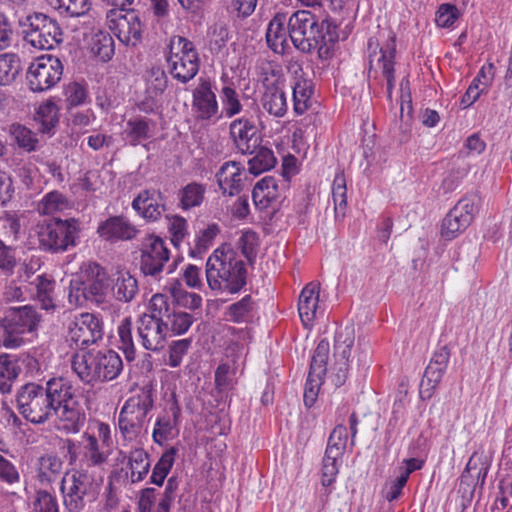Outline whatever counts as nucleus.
I'll return each mask as SVG.
<instances>
[{
    "mask_svg": "<svg viewBox=\"0 0 512 512\" xmlns=\"http://www.w3.org/2000/svg\"><path fill=\"white\" fill-rule=\"evenodd\" d=\"M24 40L41 50H50L62 42V30L56 20L49 16L33 12L18 18Z\"/></svg>",
    "mask_w": 512,
    "mask_h": 512,
    "instance_id": "9",
    "label": "nucleus"
},
{
    "mask_svg": "<svg viewBox=\"0 0 512 512\" xmlns=\"http://www.w3.org/2000/svg\"><path fill=\"white\" fill-rule=\"evenodd\" d=\"M238 246L245 258L252 263L257 254V234L253 231L244 232L238 240Z\"/></svg>",
    "mask_w": 512,
    "mask_h": 512,
    "instance_id": "62",
    "label": "nucleus"
},
{
    "mask_svg": "<svg viewBox=\"0 0 512 512\" xmlns=\"http://www.w3.org/2000/svg\"><path fill=\"white\" fill-rule=\"evenodd\" d=\"M49 4L60 14L70 17L82 16L91 8L90 0H49Z\"/></svg>",
    "mask_w": 512,
    "mask_h": 512,
    "instance_id": "50",
    "label": "nucleus"
},
{
    "mask_svg": "<svg viewBox=\"0 0 512 512\" xmlns=\"http://www.w3.org/2000/svg\"><path fill=\"white\" fill-rule=\"evenodd\" d=\"M332 199L334 203L335 217H344L347 206V187L344 173L335 175L332 184Z\"/></svg>",
    "mask_w": 512,
    "mask_h": 512,
    "instance_id": "49",
    "label": "nucleus"
},
{
    "mask_svg": "<svg viewBox=\"0 0 512 512\" xmlns=\"http://www.w3.org/2000/svg\"><path fill=\"white\" fill-rule=\"evenodd\" d=\"M69 208L70 202L68 198L57 190L47 193L37 206L38 212L43 215H52Z\"/></svg>",
    "mask_w": 512,
    "mask_h": 512,
    "instance_id": "44",
    "label": "nucleus"
},
{
    "mask_svg": "<svg viewBox=\"0 0 512 512\" xmlns=\"http://www.w3.org/2000/svg\"><path fill=\"white\" fill-rule=\"evenodd\" d=\"M254 153L255 155L248 161L251 174L259 175L275 166L276 158L272 150L259 146Z\"/></svg>",
    "mask_w": 512,
    "mask_h": 512,
    "instance_id": "48",
    "label": "nucleus"
},
{
    "mask_svg": "<svg viewBox=\"0 0 512 512\" xmlns=\"http://www.w3.org/2000/svg\"><path fill=\"white\" fill-rule=\"evenodd\" d=\"M30 284L35 288L33 298L40 304L41 309L48 312H54L57 308L55 280L50 275L41 274L31 281Z\"/></svg>",
    "mask_w": 512,
    "mask_h": 512,
    "instance_id": "30",
    "label": "nucleus"
},
{
    "mask_svg": "<svg viewBox=\"0 0 512 512\" xmlns=\"http://www.w3.org/2000/svg\"><path fill=\"white\" fill-rule=\"evenodd\" d=\"M255 308V303L251 295H246L239 301L228 306L225 315L227 320L242 323L247 322Z\"/></svg>",
    "mask_w": 512,
    "mask_h": 512,
    "instance_id": "47",
    "label": "nucleus"
},
{
    "mask_svg": "<svg viewBox=\"0 0 512 512\" xmlns=\"http://www.w3.org/2000/svg\"><path fill=\"white\" fill-rule=\"evenodd\" d=\"M288 20L286 14L277 13L269 22L266 31V41L268 46L275 52L278 48H283L286 42L288 29L286 28Z\"/></svg>",
    "mask_w": 512,
    "mask_h": 512,
    "instance_id": "35",
    "label": "nucleus"
},
{
    "mask_svg": "<svg viewBox=\"0 0 512 512\" xmlns=\"http://www.w3.org/2000/svg\"><path fill=\"white\" fill-rule=\"evenodd\" d=\"M244 175L245 168L240 162L228 161L222 164L216 174L217 183L222 193L229 196L240 193Z\"/></svg>",
    "mask_w": 512,
    "mask_h": 512,
    "instance_id": "26",
    "label": "nucleus"
},
{
    "mask_svg": "<svg viewBox=\"0 0 512 512\" xmlns=\"http://www.w3.org/2000/svg\"><path fill=\"white\" fill-rule=\"evenodd\" d=\"M20 368L7 355L0 356V391L8 393L13 381L17 378Z\"/></svg>",
    "mask_w": 512,
    "mask_h": 512,
    "instance_id": "53",
    "label": "nucleus"
},
{
    "mask_svg": "<svg viewBox=\"0 0 512 512\" xmlns=\"http://www.w3.org/2000/svg\"><path fill=\"white\" fill-rule=\"evenodd\" d=\"M166 61L172 77L183 84L192 80L200 67L199 55L193 42L182 36L170 39Z\"/></svg>",
    "mask_w": 512,
    "mask_h": 512,
    "instance_id": "11",
    "label": "nucleus"
},
{
    "mask_svg": "<svg viewBox=\"0 0 512 512\" xmlns=\"http://www.w3.org/2000/svg\"><path fill=\"white\" fill-rule=\"evenodd\" d=\"M102 480L88 467L73 469L61 480L60 490L68 512H81L88 503L94 502L100 493Z\"/></svg>",
    "mask_w": 512,
    "mask_h": 512,
    "instance_id": "5",
    "label": "nucleus"
},
{
    "mask_svg": "<svg viewBox=\"0 0 512 512\" xmlns=\"http://www.w3.org/2000/svg\"><path fill=\"white\" fill-rule=\"evenodd\" d=\"M319 284L310 282L301 291L298 301V312L305 327L312 325L319 308Z\"/></svg>",
    "mask_w": 512,
    "mask_h": 512,
    "instance_id": "28",
    "label": "nucleus"
},
{
    "mask_svg": "<svg viewBox=\"0 0 512 512\" xmlns=\"http://www.w3.org/2000/svg\"><path fill=\"white\" fill-rule=\"evenodd\" d=\"M280 196L278 180L266 176L256 183L252 191L254 204L260 209L267 208Z\"/></svg>",
    "mask_w": 512,
    "mask_h": 512,
    "instance_id": "31",
    "label": "nucleus"
},
{
    "mask_svg": "<svg viewBox=\"0 0 512 512\" xmlns=\"http://www.w3.org/2000/svg\"><path fill=\"white\" fill-rule=\"evenodd\" d=\"M22 70L20 57L16 53L0 54V85L12 84Z\"/></svg>",
    "mask_w": 512,
    "mask_h": 512,
    "instance_id": "38",
    "label": "nucleus"
},
{
    "mask_svg": "<svg viewBox=\"0 0 512 512\" xmlns=\"http://www.w3.org/2000/svg\"><path fill=\"white\" fill-rule=\"evenodd\" d=\"M347 445V429L344 425H337L331 432L325 453L336 457L343 456Z\"/></svg>",
    "mask_w": 512,
    "mask_h": 512,
    "instance_id": "54",
    "label": "nucleus"
},
{
    "mask_svg": "<svg viewBox=\"0 0 512 512\" xmlns=\"http://www.w3.org/2000/svg\"><path fill=\"white\" fill-rule=\"evenodd\" d=\"M205 274L208 287L217 294H237L247 284L246 264L229 245L218 247L208 257Z\"/></svg>",
    "mask_w": 512,
    "mask_h": 512,
    "instance_id": "3",
    "label": "nucleus"
},
{
    "mask_svg": "<svg viewBox=\"0 0 512 512\" xmlns=\"http://www.w3.org/2000/svg\"><path fill=\"white\" fill-rule=\"evenodd\" d=\"M234 372L226 363L220 364L215 370V384L220 392L232 389L234 385Z\"/></svg>",
    "mask_w": 512,
    "mask_h": 512,
    "instance_id": "64",
    "label": "nucleus"
},
{
    "mask_svg": "<svg viewBox=\"0 0 512 512\" xmlns=\"http://www.w3.org/2000/svg\"><path fill=\"white\" fill-rule=\"evenodd\" d=\"M341 460V457H336L334 455H328L327 453L324 454L323 457V464H322V473H321V484L324 488H326L325 491V498L327 499L329 495L332 492V489L330 488L338 475L339 472V461Z\"/></svg>",
    "mask_w": 512,
    "mask_h": 512,
    "instance_id": "51",
    "label": "nucleus"
},
{
    "mask_svg": "<svg viewBox=\"0 0 512 512\" xmlns=\"http://www.w3.org/2000/svg\"><path fill=\"white\" fill-rule=\"evenodd\" d=\"M170 259L167 243L155 234L147 235L141 243L139 268L145 277L160 280Z\"/></svg>",
    "mask_w": 512,
    "mask_h": 512,
    "instance_id": "12",
    "label": "nucleus"
},
{
    "mask_svg": "<svg viewBox=\"0 0 512 512\" xmlns=\"http://www.w3.org/2000/svg\"><path fill=\"white\" fill-rule=\"evenodd\" d=\"M131 206L146 222H157L166 211V197L158 189H143L133 199Z\"/></svg>",
    "mask_w": 512,
    "mask_h": 512,
    "instance_id": "18",
    "label": "nucleus"
},
{
    "mask_svg": "<svg viewBox=\"0 0 512 512\" xmlns=\"http://www.w3.org/2000/svg\"><path fill=\"white\" fill-rule=\"evenodd\" d=\"M91 50L101 61H109L114 55V40L107 32H98L93 36Z\"/></svg>",
    "mask_w": 512,
    "mask_h": 512,
    "instance_id": "52",
    "label": "nucleus"
},
{
    "mask_svg": "<svg viewBox=\"0 0 512 512\" xmlns=\"http://www.w3.org/2000/svg\"><path fill=\"white\" fill-rule=\"evenodd\" d=\"M112 292L116 300L131 302L138 293L137 279L129 272H119L113 282Z\"/></svg>",
    "mask_w": 512,
    "mask_h": 512,
    "instance_id": "34",
    "label": "nucleus"
},
{
    "mask_svg": "<svg viewBox=\"0 0 512 512\" xmlns=\"http://www.w3.org/2000/svg\"><path fill=\"white\" fill-rule=\"evenodd\" d=\"M32 512H59L56 496L46 490L36 491L32 502Z\"/></svg>",
    "mask_w": 512,
    "mask_h": 512,
    "instance_id": "59",
    "label": "nucleus"
},
{
    "mask_svg": "<svg viewBox=\"0 0 512 512\" xmlns=\"http://www.w3.org/2000/svg\"><path fill=\"white\" fill-rule=\"evenodd\" d=\"M458 18V10L452 4H441L436 12L435 22L438 27L449 28Z\"/></svg>",
    "mask_w": 512,
    "mask_h": 512,
    "instance_id": "63",
    "label": "nucleus"
},
{
    "mask_svg": "<svg viewBox=\"0 0 512 512\" xmlns=\"http://www.w3.org/2000/svg\"><path fill=\"white\" fill-rule=\"evenodd\" d=\"M85 279L82 280L84 284V291L88 293L90 302L100 306L106 302V297L110 288L109 277L103 267L93 263L90 264L84 271Z\"/></svg>",
    "mask_w": 512,
    "mask_h": 512,
    "instance_id": "22",
    "label": "nucleus"
},
{
    "mask_svg": "<svg viewBox=\"0 0 512 512\" xmlns=\"http://www.w3.org/2000/svg\"><path fill=\"white\" fill-rule=\"evenodd\" d=\"M41 322V315L32 305H25L9 309L0 321L4 333L1 337L2 346L7 349H16L22 346V335L37 330Z\"/></svg>",
    "mask_w": 512,
    "mask_h": 512,
    "instance_id": "10",
    "label": "nucleus"
},
{
    "mask_svg": "<svg viewBox=\"0 0 512 512\" xmlns=\"http://www.w3.org/2000/svg\"><path fill=\"white\" fill-rule=\"evenodd\" d=\"M63 75L61 60L47 54L36 58L29 66L26 79L33 92H43L54 87Z\"/></svg>",
    "mask_w": 512,
    "mask_h": 512,
    "instance_id": "14",
    "label": "nucleus"
},
{
    "mask_svg": "<svg viewBox=\"0 0 512 512\" xmlns=\"http://www.w3.org/2000/svg\"><path fill=\"white\" fill-rule=\"evenodd\" d=\"M329 350V342L325 339H322L318 342L312 355L303 395L304 404L308 408L315 404L320 387L323 384V376L327 372Z\"/></svg>",
    "mask_w": 512,
    "mask_h": 512,
    "instance_id": "17",
    "label": "nucleus"
},
{
    "mask_svg": "<svg viewBox=\"0 0 512 512\" xmlns=\"http://www.w3.org/2000/svg\"><path fill=\"white\" fill-rule=\"evenodd\" d=\"M218 232L219 228L216 224L209 225L207 228L201 230L196 235L194 246L190 248V255L195 257L207 251Z\"/></svg>",
    "mask_w": 512,
    "mask_h": 512,
    "instance_id": "57",
    "label": "nucleus"
},
{
    "mask_svg": "<svg viewBox=\"0 0 512 512\" xmlns=\"http://www.w3.org/2000/svg\"><path fill=\"white\" fill-rule=\"evenodd\" d=\"M291 70L293 74V108L296 114L302 115L311 106L314 85L301 65H293Z\"/></svg>",
    "mask_w": 512,
    "mask_h": 512,
    "instance_id": "25",
    "label": "nucleus"
},
{
    "mask_svg": "<svg viewBox=\"0 0 512 512\" xmlns=\"http://www.w3.org/2000/svg\"><path fill=\"white\" fill-rule=\"evenodd\" d=\"M381 53L377 59L381 73L386 80L387 96L391 99L392 91L395 87V55H396V34L392 30H388L386 44L379 48Z\"/></svg>",
    "mask_w": 512,
    "mask_h": 512,
    "instance_id": "27",
    "label": "nucleus"
},
{
    "mask_svg": "<svg viewBox=\"0 0 512 512\" xmlns=\"http://www.w3.org/2000/svg\"><path fill=\"white\" fill-rule=\"evenodd\" d=\"M178 413L179 408H176L172 415L165 413L157 417L152 432V438L156 444L161 446L166 441L174 438L177 433L176 422Z\"/></svg>",
    "mask_w": 512,
    "mask_h": 512,
    "instance_id": "33",
    "label": "nucleus"
},
{
    "mask_svg": "<svg viewBox=\"0 0 512 512\" xmlns=\"http://www.w3.org/2000/svg\"><path fill=\"white\" fill-rule=\"evenodd\" d=\"M123 361L113 349H90L73 354L72 371L85 385L95 386L115 380L123 371Z\"/></svg>",
    "mask_w": 512,
    "mask_h": 512,
    "instance_id": "4",
    "label": "nucleus"
},
{
    "mask_svg": "<svg viewBox=\"0 0 512 512\" xmlns=\"http://www.w3.org/2000/svg\"><path fill=\"white\" fill-rule=\"evenodd\" d=\"M167 220L171 243L178 248L188 235V222L180 215L167 216Z\"/></svg>",
    "mask_w": 512,
    "mask_h": 512,
    "instance_id": "58",
    "label": "nucleus"
},
{
    "mask_svg": "<svg viewBox=\"0 0 512 512\" xmlns=\"http://www.w3.org/2000/svg\"><path fill=\"white\" fill-rule=\"evenodd\" d=\"M129 466L131 469V481H142L150 470L149 454L142 448H136L129 454Z\"/></svg>",
    "mask_w": 512,
    "mask_h": 512,
    "instance_id": "43",
    "label": "nucleus"
},
{
    "mask_svg": "<svg viewBox=\"0 0 512 512\" xmlns=\"http://www.w3.org/2000/svg\"><path fill=\"white\" fill-rule=\"evenodd\" d=\"M151 314L144 313L137 320V333L142 346L149 351L162 350L166 344L167 332L164 324V312H168L167 297L155 294L150 300Z\"/></svg>",
    "mask_w": 512,
    "mask_h": 512,
    "instance_id": "7",
    "label": "nucleus"
},
{
    "mask_svg": "<svg viewBox=\"0 0 512 512\" xmlns=\"http://www.w3.org/2000/svg\"><path fill=\"white\" fill-rule=\"evenodd\" d=\"M470 217L464 216L457 208L453 207L442 222V236L452 240L466 230L471 224Z\"/></svg>",
    "mask_w": 512,
    "mask_h": 512,
    "instance_id": "36",
    "label": "nucleus"
},
{
    "mask_svg": "<svg viewBox=\"0 0 512 512\" xmlns=\"http://www.w3.org/2000/svg\"><path fill=\"white\" fill-rule=\"evenodd\" d=\"M264 91L260 98V104L269 115L282 118L288 110L287 98L284 91L283 81L266 78L263 82Z\"/></svg>",
    "mask_w": 512,
    "mask_h": 512,
    "instance_id": "23",
    "label": "nucleus"
},
{
    "mask_svg": "<svg viewBox=\"0 0 512 512\" xmlns=\"http://www.w3.org/2000/svg\"><path fill=\"white\" fill-rule=\"evenodd\" d=\"M206 193L204 184L190 182L182 187L177 194L178 207L183 211H189L202 205Z\"/></svg>",
    "mask_w": 512,
    "mask_h": 512,
    "instance_id": "32",
    "label": "nucleus"
},
{
    "mask_svg": "<svg viewBox=\"0 0 512 512\" xmlns=\"http://www.w3.org/2000/svg\"><path fill=\"white\" fill-rule=\"evenodd\" d=\"M169 291L173 300L181 307L195 310L202 305L201 296L197 293L186 291L179 280H174L170 283Z\"/></svg>",
    "mask_w": 512,
    "mask_h": 512,
    "instance_id": "45",
    "label": "nucleus"
},
{
    "mask_svg": "<svg viewBox=\"0 0 512 512\" xmlns=\"http://www.w3.org/2000/svg\"><path fill=\"white\" fill-rule=\"evenodd\" d=\"M229 134L238 152L254 154L261 144V136L253 121L241 117L229 125Z\"/></svg>",
    "mask_w": 512,
    "mask_h": 512,
    "instance_id": "20",
    "label": "nucleus"
},
{
    "mask_svg": "<svg viewBox=\"0 0 512 512\" xmlns=\"http://www.w3.org/2000/svg\"><path fill=\"white\" fill-rule=\"evenodd\" d=\"M83 459L87 462L88 469L91 466H101L112 453L113 439L110 426L107 423L97 421L92 432L82 435Z\"/></svg>",
    "mask_w": 512,
    "mask_h": 512,
    "instance_id": "13",
    "label": "nucleus"
},
{
    "mask_svg": "<svg viewBox=\"0 0 512 512\" xmlns=\"http://www.w3.org/2000/svg\"><path fill=\"white\" fill-rule=\"evenodd\" d=\"M288 35L294 47L303 52L317 50L320 59L331 58L339 35L337 25L329 19L320 20L308 10L295 11L287 22Z\"/></svg>",
    "mask_w": 512,
    "mask_h": 512,
    "instance_id": "2",
    "label": "nucleus"
},
{
    "mask_svg": "<svg viewBox=\"0 0 512 512\" xmlns=\"http://www.w3.org/2000/svg\"><path fill=\"white\" fill-rule=\"evenodd\" d=\"M63 462L54 454H45L38 460V478L39 481L50 483L54 481L62 472Z\"/></svg>",
    "mask_w": 512,
    "mask_h": 512,
    "instance_id": "40",
    "label": "nucleus"
},
{
    "mask_svg": "<svg viewBox=\"0 0 512 512\" xmlns=\"http://www.w3.org/2000/svg\"><path fill=\"white\" fill-rule=\"evenodd\" d=\"M154 122L142 116H135L126 121L122 138L126 143L135 147L152 137Z\"/></svg>",
    "mask_w": 512,
    "mask_h": 512,
    "instance_id": "29",
    "label": "nucleus"
},
{
    "mask_svg": "<svg viewBox=\"0 0 512 512\" xmlns=\"http://www.w3.org/2000/svg\"><path fill=\"white\" fill-rule=\"evenodd\" d=\"M480 204L481 196L478 192L474 191L463 196L454 207L457 208L464 216L466 215L470 217V221L472 222L479 211Z\"/></svg>",
    "mask_w": 512,
    "mask_h": 512,
    "instance_id": "60",
    "label": "nucleus"
},
{
    "mask_svg": "<svg viewBox=\"0 0 512 512\" xmlns=\"http://www.w3.org/2000/svg\"><path fill=\"white\" fill-rule=\"evenodd\" d=\"M110 30L127 46H136L142 40L144 25L140 14L134 9H110L106 13Z\"/></svg>",
    "mask_w": 512,
    "mask_h": 512,
    "instance_id": "15",
    "label": "nucleus"
},
{
    "mask_svg": "<svg viewBox=\"0 0 512 512\" xmlns=\"http://www.w3.org/2000/svg\"><path fill=\"white\" fill-rule=\"evenodd\" d=\"M192 111L197 121H211L218 118L219 104L209 80L201 79L193 90Z\"/></svg>",
    "mask_w": 512,
    "mask_h": 512,
    "instance_id": "19",
    "label": "nucleus"
},
{
    "mask_svg": "<svg viewBox=\"0 0 512 512\" xmlns=\"http://www.w3.org/2000/svg\"><path fill=\"white\" fill-rule=\"evenodd\" d=\"M168 78L160 67H152L146 74L147 92L151 96L161 95L167 87Z\"/></svg>",
    "mask_w": 512,
    "mask_h": 512,
    "instance_id": "56",
    "label": "nucleus"
},
{
    "mask_svg": "<svg viewBox=\"0 0 512 512\" xmlns=\"http://www.w3.org/2000/svg\"><path fill=\"white\" fill-rule=\"evenodd\" d=\"M97 233L106 241L117 242L134 239L139 230L128 218L120 215L111 216L100 223Z\"/></svg>",
    "mask_w": 512,
    "mask_h": 512,
    "instance_id": "24",
    "label": "nucleus"
},
{
    "mask_svg": "<svg viewBox=\"0 0 512 512\" xmlns=\"http://www.w3.org/2000/svg\"><path fill=\"white\" fill-rule=\"evenodd\" d=\"M177 452L178 449L176 447H170L161 455L152 470V475L150 477V482L152 484L157 486L163 485L165 478L173 467Z\"/></svg>",
    "mask_w": 512,
    "mask_h": 512,
    "instance_id": "46",
    "label": "nucleus"
},
{
    "mask_svg": "<svg viewBox=\"0 0 512 512\" xmlns=\"http://www.w3.org/2000/svg\"><path fill=\"white\" fill-rule=\"evenodd\" d=\"M450 355V349L447 346L435 350L421 380L420 394L422 397H431L433 390L439 385L447 370Z\"/></svg>",
    "mask_w": 512,
    "mask_h": 512,
    "instance_id": "21",
    "label": "nucleus"
},
{
    "mask_svg": "<svg viewBox=\"0 0 512 512\" xmlns=\"http://www.w3.org/2000/svg\"><path fill=\"white\" fill-rule=\"evenodd\" d=\"M163 313L166 332L170 330L175 335L185 334L195 321L194 316L188 312L176 310L170 312L168 308V312L163 311Z\"/></svg>",
    "mask_w": 512,
    "mask_h": 512,
    "instance_id": "41",
    "label": "nucleus"
},
{
    "mask_svg": "<svg viewBox=\"0 0 512 512\" xmlns=\"http://www.w3.org/2000/svg\"><path fill=\"white\" fill-rule=\"evenodd\" d=\"M104 335L103 321L94 313L76 315L68 325L67 341L70 346L85 350L89 345L102 340Z\"/></svg>",
    "mask_w": 512,
    "mask_h": 512,
    "instance_id": "16",
    "label": "nucleus"
},
{
    "mask_svg": "<svg viewBox=\"0 0 512 512\" xmlns=\"http://www.w3.org/2000/svg\"><path fill=\"white\" fill-rule=\"evenodd\" d=\"M192 340L185 338L173 341L169 346V361L168 365L176 368L181 365L183 357L187 354L191 347Z\"/></svg>",
    "mask_w": 512,
    "mask_h": 512,
    "instance_id": "61",
    "label": "nucleus"
},
{
    "mask_svg": "<svg viewBox=\"0 0 512 512\" xmlns=\"http://www.w3.org/2000/svg\"><path fill=\"white\" fill-rule=\"evenodd\" d=\"M16 408L33 424L54 418L57 428L66 433H78L86 421L76 389L63 377H53L45 386L34 382L22 385L16 394Z\"/></svg>",
    "mask_w": 512,
    "mask_h": 512,
    "instance_id": "1",
    "label": "nucleus"
},
{
    "mask_svg": "<svg viewBox=\"0 0 512 512\" xmlns=\"http://www.w3.org/2000/svg\"><path fill=\"white\" fill-rule=\"evenodd\" d=\"M153 407L154 395L151 387H143L126 400L118 417L120 432L126 440H134L141 434L147 415Z\"/></svg>",
    "mask_w": 512,
    "mask_h": 512,
    "instance_id": "8",
    "label": "nucleus"
},
{
    "mask_svg": "<svg viewBox=\"0 0 512 512\" xmlns=\"http://www.w3.org/2000/svg\"><path fill=\"white\" fill-rule=\"evenodd\" d=\"M354 331L346 327L336 332L334 341V359L338 362L349 363L351 349L354 345Z\"/></svg>",
    "mask_w": 512,
    "mask_h": 512,
    "instance_id": "42",
    "label": "nucleus"
},
{
    "mask_svg": "<svg viewBox=\"0 0 512 512\" xmlns=\"http://www.w3.org/2000/svg\"><path fill=\"white\" fill-rule=\"evenodd\" d=\"M118 347L124 353L128 362L135 360L136 348L133 340V323L130 317H125L118 328Z\"/></svg>",
    "mask_w": 512,
    "mask_h": 512,
    "instance_id": "39",
    "label": "nucleus"
},
{
    "mask_svg": "<svg viewBox=\"0 0 512 512\" xmlns=\"http://www.w3.org/2000/svg\"><path fill=\"white\" fill-rule=\"evenodd\" d=\"M80 226L75 218H52L36 227L39 248L49 253H62L79 243Z\"/></svg>",
    "mask_w": 512,
    "mask_h": 512,
    "instance_id": "6",
    "label": "nucleus"
},
{
    "mask_svg": "<svg viewBox=\"0 0 512 512\" xmlns=\"http://www.w3.org/2000/svg\"><path fill=\"white\" fill-rule=\"evenodd\" d=\"M9 131L20 148L28 152L36 150L38 139L30 129L21 124H12Z\"/></svg>",
    "mask_w": 512,
    "mask_h": 512,
    "instance_id": "55",
    "label": "nucleus"
},
{
    "mask_svg": "<svg viewBox=\"0 0 512 512\" xmlns=\"http://www.w3.org/2000/svg\"><path fill=\"white\" fill-rule=\"evenodd\" d=\"M221 113L225 118H232L241 113L243 105L239 93L232 82H226L220 90Z\"/></svg>",
    "mask_w": 512,
    "mask_h": 512,
    "instance_id": "37",
    "label": "nucleus"
}]
</instances>
